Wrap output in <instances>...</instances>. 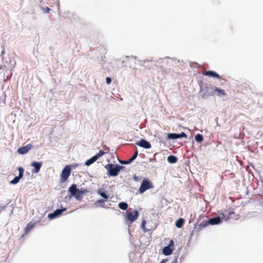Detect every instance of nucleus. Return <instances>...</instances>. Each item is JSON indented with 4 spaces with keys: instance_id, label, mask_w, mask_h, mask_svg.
Returning <instances> with one entry per match:
<instances>
[{
    "instance_id": "obj_1",
    "label": "nucleus",
    "mask_w": 263,
    "mask_h": 263,
    "mask_svg": "<svg viewBox=\"0 0 263 263\" xmlns=\"http://www.w3.org/2000/svg\"><path fill=\"white\" fill-rule=\"evenodd\" d=\"M69 192L71 196H74L78 200H81L83 198V195L87 192L85 189L80 191L77 188V185L75 184H72L69 188Z\"/></svg>"
},
{
    "instance_id": "obj_2",
    "label": "nucleus",
    "mask_w": 263,
    "mask_h": 263,
    "mask_svg": "<svg viewBox=\"0 0 263 263\" xmlns=\"http://www.w3.org/2000/svg\"><path fill=\"white\" fill-rule=\"evenodd\" d=\"M104 167L108 171V175L109 176H117L123 166L116 164L114 165L112 163L106 165Z\"/></svg>"
},
{
    "instance_id": "obj_3",
    "label": "nucleus",
    "mask_w": 263,
    "mask_h": 263,
    "mask_svg": "<svg viewBox=\"0 0 263 263\" xmlns=\"http://www.w3.org/2000/svg\"><path fill=\"white\" fill-rule=\"evenodd\" d=\"M154 187L153 183L149 181L147 179H144L141 184L138 192L140 194L143 193L145 191Z\"/></svg>"
},
{
    "instance_id": "obj_4",
    "label": "nucleus",
    "mask_w": 263,
    "mask_h": 263,
    "mask_svg": "<svg viewBox=\"0 0 263 263\" xmlns=\"http://www.w3.org/2000/svg\"><path fill=\"white\" fill-rule=\"evenodd\" d=\"M71 172V168L68 165H66L64 169L62 170V174L61 175V181L64 182L66 181L70 176Z\"/></svg>"
},
{
    "instance_id": "obj_5",
    "label": "nucleus",
    "mask_w": 263,
    "mask_h": 263,
    "mask_svg": "<svg viewBox=\"0 0 263 263\" xmlns=\"http://www.w3.org/2000/svg\"><path fill=\"white\" fill-rule=\"evenodd\" d=\"M174 241L173 240H170L168 246H166L163 249V253L165 255H171L174 250Z\"/></svg>"
},
{
    "instance_id": "obj_6",
    "label": "nucleus",
    "mask_w": 263,
    "mask_h": 263,
    "mask_svg": "<svg viewBox=\"0 0 263 263\" xmlns=\"http://www.w3.org/2000/svg\"><path fill=\"white\" fill-rule=\"evenodd\" d=\"M66 211V208H64L62 209H57L54 211L53 213L49 214L48 217L49 219H54L61 216L63 212Z\"/></svg>"
},
{
    "instance_id": "obj_7",
    "label": "nucleus",
    "mask_w": 263,
    "mask_h": 263,
    "mask_svg": "<svg viewBox=\"0 0 263 263\" xmlns=\"http://www.w3.org/2000/svg\"><path fill=\"white\" fill-rule=\"evenodd\" d=\"M138 216V212L137 210H135L132 212H130L127 213L126 218L130 222V223H132L137 219Z\"/></svg>"
},
{
    "instance_id": "obj_8",
    "label": "nucleus",
    "mask_w": 263,
    "mask_h": 263,
    "mask_svg": "<svg viewBox=\"0 0 263 263\" xmlns=\"http://www.w3.org/2000/svg\"><path fill=\"white\" fill-rule=\"evenodd\" d=\"M220 221L221 220L219 217H216L210 219L207 221H205L204 223H201V225H202L203 227H205L208 226L209 224L212 225L217 224L220 222Z\"/></svg>"
},
{
    "instance_id": "obj_9",
    "label": "nucleus",
    "mask_w": 263,
    "mask_h": 263,
    "mask_svg": "<svg viewBox=\"0 0 263 263\" xmlns=\"http://www.w3.org/2000/svg\"><path fill=\"white\" fill-rule=\"evenodd\" d=\"M211 89L213 90L212 92V95H215L219 97L225 96L226 95V93L225 92V90L223 89H221L219 88H218L216 86H213L211 87Z\"/></svg>"
},
{
    "instance_id": "obj_10",
    "label": "nucleus",
    "mask_w": 263,
    "mask_h": 263,
    "mask_svg": "<svg viewBox=\"0 0 263 263\" xmlns=\"http://www.w3.org/2000/svg\"><path fill=\"white\" fill-rule=\"evenodd\" d=\"M19 171V175L18 176H16L11 181V183L13 184H16L18 182L20 179L22 178L24 175V168L22 167H19L18 168Z\"/></svg>"
},
{
    "instance_id": "obj_11",
    "label": "nucleus",
    "mask_w": 263,
    "mask_h": 263,
    "mask_svg": "<svg viewBox=\"0 0 263 263\" xmlns=\"http://www.w3.org/2000/svg\"><path fill=\"white\" fill-rule=\"evenodd\" d=\"M137 144L140 147L146 149L150 148L151 147V143L144 139H141L139 142H137Z\"/></svg>"
},
{
    "instance_id": "obj_12",
    "label": "nucleus",
    "mask_w": 263,
    "mask_h": 263,
    "mask_svg": "<svg viewBox=\"0 0 263 263\" xmlns=\"http://www.w3.org/2000/svg\"><path fill=\"white\" fill-rule=\"evenodd\" d=\"M32 146L29 144L25 146H23L18 149L17 152L20 154H25L31 149Z\"/></svg>"
},
{
    "instance_id": "obj_13",
    "label": "nucleus",
    "mask_w": 263,
    "mask_h": 263,
    "mask_svg": "<svg viewBox=\"0 0 263 263\" xmlns=\"http://www.w3.org/2000/svg\"><path fill=\"white\" fill-rule=\"evenodd\" d=\"M202 74L211 77H215L219 80L221 79V77L217 73L213 71H204L202 72Z\"/></svg>"
},
{
    "instance_id": "obj_14",
    "label": "nucleus",
    "mask_w": 263,
    "mask_h": 263,
    "mask_svg": "<svg viewBox=\"0 0 263 263\" xmlns=\"http://www.w3.org/2000/svg\"><path fill=\"white\" fill-rule=\"evenodd\" d=\"M42 165V163L41 162H33L31 164L32 166L34 167V169L32 170V172L34 173H39Z\"/></svg>"
},
{
    "instance_id": "obj_15",
    "label": "nucleus",
    "mask_w": 263,
    "mask_h": 263,
    "mask_svg": "<svg viewBox=\"0 0 263 263\" xmlns=\"http://www.w3.org/2000/svg\"><path fill=\"white\" fill-rule=\"evenodd\" d=\"M34 223L30 222H29L26 228H25V234H27L32 228H33L34 226Z\"/></svg>"
},
{
    "instance_id": "obj_16",
    "label": "nucleus",
    "mask_w": 263,
    "mask_h": 263,
    "mask_svg": "<svg viewBox=\"0 0 263 263\" xmlns=\"http://www.w3.org/2000/svg\"><path fill=\"white\" fill-rule=\"evenodd\" d=\"M97 159V157L95 156H93L90 159L87 160L85 164L86 165L89 166L95 162Z\"/></svg>"
},
{
    "instance_id": "obj_17",
    "label": "nucleus",
    "mask_w": 263,
    "mask_h": 263,
    "mask_svg": "<svg viewBox=\"0 0 263 263\" xmlns=\"http://www.w3.org/2000/svg\"><path fill=\"white\" fill-rule=\"evenodd\" d=\"M178 160L177 158L173 155L169 156L167 157V161L171 163H176Z\"/></svg>"
},
{
    "instance_id": "obj_18",
    "label": "nucleus",
    "mask_w": 263,
    "mask_h": 263,
    "mask_svg": "<svg viewBox=\"0 0 263 263\" xmlns=\"http://www.w3.org/2000/svg\"><path fill=\"white\" fill-rule=\"evenodd\" d=\"M167 138L169 139H176L179 138V134L171 133L167 135Z\"/></svg>"
},
{
    "instance_id": "obj_19",
    "label": "nucleus",
    "mask_w": 263,
    "mask_h": 263,
    "mask_svg": "<svg viewBox=\"0 0 263 263\" xmlns=\"http://www.w3.org/2000/svg\"><path fill=\"white\" fill-rule=\"evenodd\" d=\"M183 223H184L183 219L179 218L176 221L175 225H176V227H177L178 228H180L182 227Z\"/></svg>"
},
{
    "instance_id": "obj_20",
    "label": "nucleus",
    "mask_w": 263,
    "mask_h": 263,
    "mask_svg": "<svg viewBox=\"0 0 263 263\" xmlns=\"http://www.w3.org/2000/svg\"><path fill=\"white\" fill-rule=\"evenodd\" d=\"M119 207L120 209L125 210L127 209V208L128 207V204L126 202H120L119 204Z\"/></svg>"
},
{
    "instance_id": "obj_21",
    "label": "nucleus",
    "mask_w": 263,
    "mask_h": 263,
    "mask_svg": "<svg viewBox=\"0 0 263 263\" xmlns=\"http://www.w3.org/2000/svg\"><path fill=\"white\" fill-rule=\"evenodd\" d=\"M195 139L197 142H201L203 141V136L199 134H197L195 137Z\"/></svg>"
},
{
    "instance_id": "obj_22",
    "label": "nucleus",
    "mask_w": 263,
    "mask_h": 263,
    "mask_svg": "<svg viewBox=\"0 0 263 263\" xmlns=\"http://www.w3.org/2000/svg\"><path fill=\"white\" fill-rule=\"evenodd\" d=\"M105 152L103 151H100L99 152V153L96 154V155H95L97 159H98L99 158H100V157L102 156L103 155H104L105 154Z\"/></svg>"
},
{
    "instance_id": "obj_23",
    "label": "nucleus",
    "mask_w": 263,
    "mask_h": 263,
    "mask_svg": "<svg viewBox=\"0 0 263 263\" xmlns=\"http://www.w3.org/2000/svg\"><path fill=\"white\" fill-rule=\"evenodd\" d=\"M179 138H187V136L184 132H181L180 134H179Z\"/></svg>"
},
{
    "instance_id": "obj_24",
    "label": "nucleus",
    "mask_w": 263,
    "mask_h": 263,
    "mask_svg": "<svg viewBox=\"0 0 263 263\" xmlns=\"http://www.w3.org/2000/svg\"><path fill=\"white\" fill-rule=\"evenodd\" d=\"M100 195L104 198L107 199L108 198V196L104 192H100Z\"/></svg>"
},
{
    "instance_id": "obj_25",
    "label": "nucleus",
    "mask_w": 263,
    "mask_h": 263,
    "mask_svg": "<svg viewBox=\"0 0 263 263\" xmlns=\"http://www.w3.org/2000/svg\"><path fill=\"white\" fill-rule=\"evenodd\" d=\"M145 224H146V221L145 220H143L142 222V223H141V228L144 230V231H146L145 230Z\"/></svg>"
},
{
    "instance_id": "obj_26",
    "label": "nucleus",
    "mask_w": 263,
    "mask_h": 263,
    "mask_svg": "<svg viewBox=\"0 0 263 263\" xmlns=\"http://www.w3.org/2000/svg\"><path fill=\"white\" fill-rule=\"evenodd\" d=\"M106 83L109 85L110 84L111 82V79L109 77H107L106 78Z\"/></svg>"
},
{
    "instance_id": "obj_27",
    "label": "nucleus",
    "mask_w": 263,
    "mask_h": 263,
    "mask_svg": "<svg viewBox=\"0 0 263 263\" xmlns=\"http://www.w3.org/2000/svg\"><path fill=\"white\" fill-rule=\"evenodd\" d=\"M137 156H138V151H136L135 152V153H134V154L133 155V156L131 158L133 160H135L137 158Z\"/></svg>"
},
{
    "instance_id": "obj_28",
    "label": "nucleus",
    "mask_w": 263,
    "mask_h": 263,
    "mask_svg": "<svg viewBox=\"0 0 263 263\" xmlns=\"http://www.w3.org/2000/svg\"><path fill=\"white\" fill-rule=\"evenodd\" d=\"M50 10V8L48 7H46L45 8H43V11L45 13H49Z\"/></svg>"
},
{
    "instance_id": "obj_29",
    "label": "nucleus",
    "mask_w": 263,
    "mask_h": 263,
    "mask_svg": "<svg viewBox=\"0 0 263 263\" xmlns=\"http://www.w3.org/2000/svg\"><path fill=\"white\" fill-rule=\"evenodd\" d=\"M11 74L10 76H6V77H4V78H3V80L4 81H6V80H7L10 79L11 78Z\"/></svg>"
},
{
    "instance_id": "obj_30",
    "label": "nucleus",
    "mask_w": 263,
    "mask_h": 263,
    "mask_svg": "<svg viewBox=\"0 0 263 263\" xmlns=\"http://www.w3.org/2000/svg\"><path fill=\"white\" fill-rule=\"evenodd\" d=\"M104 202V200L103 199H99L98 200V202L102 203V202Z\"/></svg>"
},
{
    "instance_id": "obj_31",
    "label": "nucleus",
    "mask_w": 263,
    "mask_h": 263,
    "mask_svg": "<svg viewBox=\"0 0 263 263\" xmlns=\"http://www.w3.org/2000/svg\"><path fill=\"white\" fill-rule=\"evenodd\" d=\"M134 160H133V159H132V158H130L128 160V162H129V163H131L132 161H133Z\"/></svg>"
},
{
    "instance_id": "obj_32",
    "label": "nucleus",
    "mask_w": 263,
    "mask_h": 263,
    "mask_svg": "<svg viewBox=\"0 0 263 263\" xmlns=\"http://www.w3.org/2000/svg\"><path fill=\"white\" fill-rule=\"evenodd\" d=\"M134 160H133V159H132V158H130L128 160V162H129V163H131L132 161H133Z\"/></svg>"
},
{
    "instance_id": "obj_33",
    "label": "nucleus",
    "mask_w": 263,
    "mask_h": 263,
    "mask_svg": "<svg viewBox=\"0 0 263 263\" xmlns=\"http://www.w3.org/2000/svg\"><path fill=\"white\" fill-rule=\"evenodd\" d=\"M134 160H133V159H132V158H130L128 160V162H129V163H131L132 161H133Z\"/></svg>"
},
{
    "instance_id": "obj_34",
    "label": "nucleus",
    "mask_w": 263,
    "mask_h": 263,
    "mask_svg": "<svg viewBox=\"0 0 263 263\" xmlns=\"http://www.w3.org/2000/svg\"><path fill=\"white\" fill-rule=\"evenodd\" d=\"M121 163L123 164H128L129 163L128 161H123V162H121Z\"/></svg>"
},
{
    "instance_id": "obj_35",
    "label": "nucleus",
    "mask_w": 263,
    "mask_h": 263,
    "mask_svg": "<svg viewBox=\"0 0 263 263\" xmlns=\"http://www.w3.org/2000/svg\"><path fill=\"white\" fill-rule=\"evenodd\" d=\"M165 261L164 260H162L161 263H164Z\"/></svg>"
},
{
    "instance_id": "obj_36",
    "label": "nucleus",
    "mask_w": 263,
    "mask_h": 263,
    "mask_svg": "<svg viewBox=\"0 0 263 263\" xmlns=\"http://www.w3.org/2000/svg\"><path fill=\"white\" fill-rule=\"evenodd\" d=\"M2 69V66H0V70Z\"/></svg>"
}]
</instances>
